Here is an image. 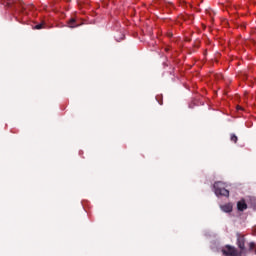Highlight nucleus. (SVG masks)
Wrapping results in <instances>:
<instances>
[{
    "label": "nucleus",
    "instance_id": "obj_8",
    "mask_svg": "<svg viewBox=\"0 0 256 256\" xmlns=\"http://www.w3.org/2000/svg\"><path fill=\"white\" fill-rule=\"evenodd\" d=\"M15 3H17V1H15V0H6V1H4V5L6 7H13V5H15Z\"/></svg>",
    "mask_w": 256,
    "mask_h": 256
},
{
    "label": "nucleus",
    "instance_id": "obj_4",
    "mask_svg": "<svg viewBox=\"0 0 256 256\" xmlns=\"http://www.w3.org/2000/svg\"><path fill=\"white\" fill-rule=\"evenodd\" d=\"M247 202H245V199H241L240 201L237 202V209L240 212H243L247 210Z\"/></svg>",
    "mask_w": 256,
    "mask_h": 256
},
{
    "label": "nucleus",
    "instance_id": "obj_13",
    "mask_svg": "<svg viewBox=\"0 0 256 256\" xmlns=\"http://www.w3.org/2000/svg\"><path fill=\"white\" fill-rule=\"evenodd\" d=\"M237 109H238V110H239V109L241 110L242 108H241V106H238Z\"/></svg>",
    "mask_w": 256,
    "mask_h": 256
},
{
    "label": "nucleus",
    "instance_id": "obj_11",
    "mask_svg": "<svg viewBox=\"0 0 256 256\" xmlns=\"http://www.w3.org/2000/svg\"><path fill=\"white\" fill-rule=\"evenodd\" d=\"M249 247H250V250L255 249V243L254 242H250L249 243Z\"/></svg>",
    "mask_w": 256,
    "mask_h": 256
},
{
    "label": "nucleus",
    "instance_id": "obj_7",
    "mask_svg": "<svg viewBox=\"0 0 256 256\" xmlns=\"http://www.w3.org/2000/svg\"><path fill=\"white\" fill-rule=\"evenodd\" d=\"M248 203L251 204L252 207H256V197L255 196H250L248 197Z\"/></svg>",
    "mask_w": 256,
    "mask_h": 256
},
{
    "label": "nucleus",
    "instance_id": "obj_1",
    "mask_svg": "<svg viewBox=\"0 0 256 256\" xmlns=\"http://www.w3.org/2000/svg\"><path fill=\"white\" fill-rule=\"evenodd\" d=\"M213 188L216 197H229V190L226 189L224 182H215Z\"/></svg>",
    "mask_w": 256,
    "mask_h": 256
},
{
    "label": "nucleus",
    "instance_id": "obj_2",
    "mask_svg": "<svg viewBox=\"0 0 256 256\" xmlns=\"http://www.w3.org/2000/svg\"><path fill=\"white\" fill-rule=\"evenodd\" d=\"M236 237H237L236 245L238 246V249H240L239 251L240 255H243V253H247V248H245V235L241 233H237Z\"/></svg>",
    "mask_w": 256,
    "mask_h": 256
},
{
    "label": "nucleus",
    "instance_id": "obj_10",
    "mask_svg": "<svg viewBox=\"0 0 256 256\" xmlns=\"http://www.w3.org/2000/svg\"><path fill=\"white\" fill-rule=\"evenodd\" d=\"M44 27H45V25L43 23H40V24L34 26V29L39 30V29H43Z\"/></svg>",
    "mask_w": 256,
    "mask_h": 256
},
{
    "label": "nucleus",
    "instance_id": "obj_6",
    "mask_svg": "<svg viewBox=\"0 0 256 256\" xmlns=\"http://www.w3.org/2000/svg\"><path fill=\"white\" fill-rule=\"evenodd\" d=\"M68 27H70L71 29H74V27H79V25H77V20H75V18H71L68 21Z\"/></svg>",
    "mask_w": 256,
    "mask_h": 256
},
{
    "label": "nucleus",
    "instance_id": "obj_5",
    "mask_svg": "<svg viewBox=\"0 0 256 256\" xmlns=\"http://www.w3.org/2000/svg\"><path fill=\"white\" fill-rule=\"evenodd\" d=\"M220 209H222L224 213H231L233 211V204L231 203L224 204L220 206Z\"/></svg>",
    "mask_w": 256,
    "mask_h": 256
},
{
    "label": "nucleus",
    "instance_id": "obj_9",
    "mask_svg": "<svg viewBox=\"0 0 256 256\" xmlns=\"http://www.w3.org/2000/svg\"><path fill=\"white\" fill-rule=\"evenodd\" d=\"M230 140L232 141V143H237V141H238L237 135L231 134Z\"/></svg>",
    "mask_w": 256,
    "mask_h": 256
},
{
    "label": "nucleus",
    "instance_id": "obj_12",
    "mask_svg": "<svg viewBox=\"0 0 256 256\" xmlns=\"http://www.w3.org/2000/svg\"><path fill=\"white\" fill-rule=\"evenodd\" d=\"M216 79H223V75L218 74V75L216 76Z\"/></svg>",
    "mask_w": 256,
    "mask_h": 256
},
{
    "label": "nucleus",
    "instance_id": "obj_3",
    "mask_svg": "<svg viewBox=\"0 0 256 256\" xmlns=\"http://www.w3.org/2000/svg\"><path fill=\"white\" fill-rule=\"evenodd\" d=\"M222 253L225 256H241L240 252L235 248L234 246L231 245H226L222 249Z\"/></svg>",
    "mask_w": 256,
    "mask_h": 256
}]
</instances>
